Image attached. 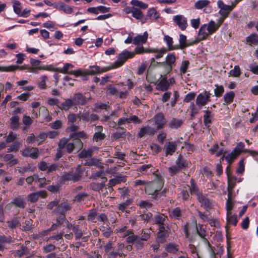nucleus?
<instances>
[{"instance_id":"obj_1","label":"nucleus","mask_w":258,"mask_h":258,"mask_svg":"<svg viewBox=\"0 0 258 258\" xmlns=\"http://www.w3.org/2000/svg\"><path fill=\"white\" fill-rule=\"evenodd\" d=\"M154 180L147 182L145 190L146 193L150 197L155 200L160 199V191L163 188L165 180L164 177L160 174H155Z\"/></svg>"},{"instance_id":"obj_2","label":"nucleus","mask_w":258,"mask_h":258,"mask_svg":"<svg viewBox=\"0 0 258 258\" xmlns=\"http://www.w3.org/2000/svg\"><path fill=\"white\" fill-rule=\"evenodd\" d=\"M77 143L74 139L70 138H63L61 139L58 144L57 148V153L55 155V160H58L66 153L70 154L74 150L78 152L82 149H79L77 147Z\"/></svg>"},{"instance_id":"obj_3","label":"nucleus","mask_w":258,"mask_h":258,"mask_svg":"<svg viewBox=\"0 0 258 258\" xmlns=\"http://www.w3.org/2000/svg\"><path fill=\"white\" fill-rule=\"evenodd\" d=\"M81 176L82 173L77 168L75 171L72 170L69 172H63L59 178V182L61 184L69 183V182H76L80 180Z\"/></svg>"},{"instance_id":"obj_4","label":"nucleus","mask_w":258,"mask_h":258,"mask_svg":"<svg viewBox=\"0 0 258 258\" xmlns=\"http://www.w3.org/2000/svg\"><path fill=\"white\" fill-rule=\"evenodd\" d=\"M135 56V53L128 51L126 49L123 50L118 54L116 60H115L111 67V69H116L121 67L129 58H132Z\"/></svg>"},{"instance_id":"obj_5","label":"nucleus","mask_w":258,"mask_h":258,"mask_svg":"<svg viewBox=\"0 0 258 258\" xmlns=\"http://www.w3.org/2000/svg\"><path fill=\"white\" fill-rule=\"evenodd\" d=\"M176 60L175 52L168 53L165 58V61L157 63L162 67H165L167 74H169L172 70L173 66L175 65Z\"/></svg>"},{"instance_id":"obj_6","label":"nucleus","mask_w":258,"mask_h":258,"mask_svg":"<svg viewBox=\"0 0 258 258\" xmlns=\"http://www.w3.org/2000/svg\"><path fill=\"white\" fill-rule=\"evenodd\" d=\"M158 231L157 232V241L161 243L166 242V238L169 236L168 224L158 226Z\"/></svg>"},{"instance_id":"obj_7","label":"nucleus","mask_w":258,"mask_h":258,"mask_svg":"<svg viewBox=\"0 0 258 258\" xmlns=\"http://www.w3.org/2000/svg\"><path fill=\"white\" fill-rule=\"evenodd\" d=\"M211 95L210 92L206 90H205L203 93L199 94L196 101L197 105L199 108H201L205 106L209 102H210Z\"/></svg>"},{"instance_id":"obj_8","label":"nucleus","mask_w":258,"mask_h":258,"mask_svg":"<svg viewBox=\"0 0 258 258\" xmlns=\"http://www.w3.org/2000/svg\"><path fill=\"white\" fill-rule=\"evenodd\" d=\"M88 108V107L85 108L81 114H78V118L85 122H93L98 120L99 119L98 115L94 113L90 114L89 111L86 109Z\"/></svg>"},{"instance_id":"obj_9","label":"nucleus","mask_w":258,"mask_h":258,"mask_svg":"<svg viewBox=\"0 0 258 258\" xmlns=\"http://www.w3.org/2000/svg\"><path fill=\"white\" fill-rule=\"evenodd\" d=\"M70 136V138L76 141L77 147L79 149H82L83 147V144L81 139H86L88 138L87 135L84 131L71 134Z\"/></svg>"},{"instance_id":"obj_10","label":"nucleus","mask_w":258,"mask_h":258,"mask_svg":"<svg viewBox=\"0 0 258 258\" xmlns=\"http://www.w3.org/2000/svg\"><path fill=\"white\" fill-rule=\"evenodd\" d=\"M173 21L182 31L187 27V19L183 15H177L173 16Z\"/></svg>"},{"instance_id":"obj_11","label":"nucleus","mask_w":258,"mask_h":258,"mask_svg":"<svg viewBox=\"0 0 258 258\" xmlns=\"http://www.w3.org/2000/svg\"><path fill=\"white\" fill-rule=\"evenodd\" d=\"M197 200L201 204V207H203L206 210H208L212 208V203L207 196L202 192L197 196Z\"/></svg>"},{"instance_id":"obj_12","label":"nucleus","mask_w":258,"mask_h":258,"mask_svg":"<svg viewBox=\"0 0 258 258\" xmlns=\"http://www.w3.org/2000/svg\"><path fill=\"white\" fill-rule=\"evenodd\" d=\"M70 67L73 68L74 66L71 63H66L62 69L56 68L55 71L63 74L74 75L76 77H79V75H81L80 71H69Z\"/></svg>"},{"instance_id":"obj_13","label":"nucleus","mask_w":258,"mask_h":258,"mask_svg":"<svg viewBox=\"0 0 258 258\" xmlns=\"http://www.w3.org/2000/svg\"><path fill=\"white\" fill-rule=\"evenodd\" d=\"M89 98H87L82 93L78 92L74 94L72 100L75 106L85 105L88 101Z\"/></svg>"},{"instance_id":"obj_14","label":"nucleus","mask_w":258,"mask_h":258,"mask_svg":"<svg viewBox=\"0 0 258 258\" xmlns=\"http://www.w3.org/2000/svg\"><path fill=\"white\" fill-rule=\"evenodd\" d=\"M137 171L141 172L143 175H149L152 173L154 175H155V174H158L157 172L158 170H155V168L151 164H143L138 168Z\"/></svg>"},{"instance_id":"obj_15","label":"nucleus","mask_w":258,"mask_h":258,"mask_svg":"<svg viewBox=\"0 0 258 258\" xmlns=\"http://www.w3.org/2000/svg\"><path fill=\"white\" fill-rule=\"evenodd\" d=\"M217 6L218 8L220 9L218 13L220 16L228 17L230 13L232 11L229 5L225 4L222 0H218L217 1Z\"/></svg>"},{"instance_id":"obj_16","label":"nucleus","mask_w":258,"mask_h":258,"mask_svg":"<svg viewBox=\"0 0 258 258\" xmlns=\"http://www.w3.org/2000/svg\"><path fill=\"white\" fill-rule=\"evenodd\" d=\"M155 123L156 124V130L163 129L166 123V119L163 113L159 112L154 117Z\"/></svg>"},{"instance_id":"obj_17","label":"nucleus","mask_w":258,"mask_h":258,"mask_svg":"<svg viewBox=\"0 0 258 258\" xmlns=\"http://www.w3.org/2000/svg\"><path fill=\"white\" fill-rule=\"evenodd\" d=\"M209 107H208V109L204 110L205 114L203 116L204 124L207 129L210 130L211 129V124L212 122V119L214 117V114L212 111L209 110Z\"/></svg>"},{"instance_id":"obj_18","label":"nucleus","mask_w":258,"mask_h":258,"mask_svg":"<svg viewBox=\"0 0 258 258\" xmlns=\"http://www.w3.org/2000/svg\"><path fill=\"white\" fill-rule=\"evenodd\" d=\"M71 205L68 202H62L58 204L57 207L54 209V212L56 214H64L66 215L67 212L71 209Z\"/></svg>"},{"instance_id":"obj_19","label":"nucleus","mask_w":258,"mask_h":258,"mask_svg":"<svg viewBox=\"0 0 258 258\" xmlns=\"http://www.w3.org/2000/svg\"><path fill=\"white\" fill-rule=\"evenodd\" d=\"M111 69V68L110 67L100 68L99 66L93 65L90 66L89 69L87 71L88 74L93 76L100 74L103 72H106L110 70Z\"/></svg>"},{"instance_id":"obj_20","label":"nucleus","mask_w":258,"mask_h":258,"mask_svg":"<svg viewBox=\"0 0 258 258\" xmlns=\"http://www.w3.org/2000/svg\"><path fill=\"white\" fill-rule=\"evenodd\" d=\"M175 164L178 168L182 170L187 167H189L191 163L186 160L181 154H180L175 161Z\"/></svg>"},{"instance_id":"obj_21","label":"nucleus","mask_w":258,"mask_h":258,"mask_svg":"<svg viewBox=\"0 0 258 258\" xmlns=\"http://www.w3.org/2000/svg\"><path fill=\"white\" fill-rule=\"evenodd\" d=\"M156 128L147 125L142 127L138 134V137L140 138H143L146 135H153L156 133Z\"/></svg>"},{"instance_id":"obj_22","label":"nucleus","mask_w":258,"mask_h":258,"mask_svg":"<svg viewBox=\"0 0 258 258\" xmlns=\"http://www.w3.org/2000/svg\"><path fill=\"white\" fill-rule=\"evenodd\" d=\"M55 9L62 11L67 14H71L73 12V9L72 7L62 2L57 3V5L55 6Z\"/></svg>"},{"instance_id":"obj_23","label":"nucleus","mask_w":258,"mask_h":258,"mask_svg":"<svg viewBox=\"0 0 258 258\" xmlns=\"http://www.w3.org/2000/svg\"><path fill=\"white\" fill-rule=\"evenodd\" d=\"M229 166H228L226 169V173L228 178V187L229 188L233 189L236 185V182L237 181V177L235 176L232 175L230 172L229 170Z\"/></svg>"},{"instance_id":"obj_24","label":"nucleus","mask_w":258,"mask_h":258,"mask_svg":"<svg viewBox=\"0 0 258 258\" xmlns=\"http://www.w3.org/2000/svg\"><path fill=\"white\" fill-rule=\"evenodd\" d=\"M169 83L166 77H163L157 84L156 89L160 91H166L169 89Z\"/></svg>"},{"instance_id":"obj_25","label":"nucleus","mask_w":258,"mask_h":258,"mask_svg":"<svg viewBox=\"0 0 258 258\" xmlns=\"http://www.w3.org/2000/svg\"><path fill=\"white\" fill-rule=\"evenodd\" d=\"M167 219V216L163 214H158L154 215L153 220L154 224L159 226L167 224L166 222Z\"/></svg>"},{"instance_id":"obj_26","label":"nucleus","mask_w":258,"mask_h":258,"mask_svg":"<svg viewBox=\"0 0 258 258\" xmlns=\"http://www.w3.org/2000/svg\"><path fill=\"white\" fill-rule=\"evenodd\" d=\"M177 144L176 142H169L165 146L166 156L172 155L176 150Z\"/></svg>"},{"instance_id":"obj_27","label":"nucleus","mask_w":258,"mask_h":258,"mask_svg":"<svg viewBox=\"0 0 258 258\" xmlns=\"http://www.w3.org/2000/svg\"><path fill=\"white\" fill-rule=\"evenodd\" d=\"M189 183L190 185H186V186L188 187L191 195H195L197 197L198 195L202 193L199 192V188L194 179L191 178Z\"/></svg>"},{"instance_id":"obj_28","label":"nucleus","mask_w":258,"mask_h":258,"mask_svg":"<svg viewBox=\"0 0 258 258\" xmlns=\"http://www.w3.org/2000/svg\"><path fill=\"white\" fill-rule=\"evenodd\" d=\"M146 17L151 21L155 22L160 18V14L155 8H151L147 11Z\"/></svg>"},{"instance_id":"obj_29","label":"nucleus","mask_w":258,"mask_h":258,"mask_svg":"<svg viewBox=\"0 0 258 258\" xmlns=\"http://www.w3.org/2000/svg\"><path fill=\"white\" fill-rule=\"evenodd\" d=\"M125 248V246L124 243H119L117 244V247L116 250H115L114 252H112L110 253V257L112 258H117V256L122 257V256H124L123 251Z\"/></svg>"},{"instance_id":"obj_30","label":"nucleus","mask_w":258,"mask_h":258,"mask_svg":"<svg viewBox=\"0 0 258 258\" xmlns=\"http://www.w3.org/2000/svg\"><path fill=\"white\" fill-rule=\"evenodd\" d=\"M148 37V33L145 31L143 35H138L133 39V44L135 45H139L140 43H146Z\"/></svg>"},{"instance_id":"obj_31","label":"nucleus","mask_w":258,"mask_h":258,"mask_svg":"<svg viewBox=\"0 0 258 258\" xmlns=\"http://www.w3.org/2000/svg\"><path fill=\"white\" fill-rule=\"evenodd\" d=\"M245 42L250 46L258 45V34L256 33H251L245 38Z\"/></svg>"},{"instance_id":"obj_32","label":"nucleus","mask_w":258,"mask_h":258,"mask_svg":"<svg viewBox=\"0 0 258 258\" xmlns=\"http://www.w3.org/2000/svg\"><path fill=\"white\" fill-rule=\"evenodd\" d=\"M104 252L107 254L108 258L110 257V253L114 252V242L112 240L108 241L103 246Z\"/></svg>"},{"instance_id":"obj_33","label":"nucleus","mask_w":258,"mask_h":258,"mask_svg":"<svg viewBox=\"0 0 258 258\" xmlns=\"http://www.w3.org/2000/svg\"><path fill=\"white\" fill-rule=\"evenodd\" d=\"M14 242V239L10 236L0 235V251L5 249V244H10Z\"/></svg>"},{"instance_id":"obj_34","label":"nucleus","mask_w":258,"mask_h":258,"mask_svg":"<svg viewBox=\"0 0 258 258\" xmlns=\"http://www.w3.org/2000/svg\"><path fill=\"white\" fill-rule=\"evenodd\" d=\"M11 204L21 209H24L26 206V203L24 201V199L21 196H18L17 197L13 199L11 202Z\"/></svg>"},{"instance_id":"obj_35","label":"nucleus","mask_w":258,"mask_h":258,"mask_svg":"<svg viewBox=\"0 0 258 258\" xmlns=\"http://www.w3.org/2000/svg\"><path fill=\"white\" fill-rule=\"evenodd\" d=\"M207 25L204 24L203 25L199 30V33L198 35V38L200 39L201 41L205 40L207 39L209 35V32H207Z\"/></svg>"},{"instance_id":"obj_36","label":"nucleus","mask_w":258,"mask_h":258,"mask_svg":"<svg viewBox=\"0 0 258 258\" xmlns=\"http://www.w3.org/2000/svg\"><path fill=\"white\" fill-rule=\"evenodd\" d=\"M68 228H72L73 232L75 234L76 239L78 240L82 237L83 233L81 229H80L79 225H76L73 226L72 224L69 223L68 225Z\"/></svg>"},{"instance_id":"obj_37","label":"nucleus","mask_w":258,"mask_h":258,"mask_svg":"<svg viewBox=\"0 0 258 258\" xmlns=\"http://www.w3.org/2000/svg\"><path fill=\"white\" fill-rule=\"evenodd\" d=\"M73 106H75L72 99L68 98L64 100V101L60 104L58 106L59 108L62 110H68Z\"/></svg>"},{"instance_id":"obj_38","label":"nucleus","mask_w":258,"mask_h":258,"mask_svg":"<svg viewBox=\"0 0 258 258\" xmlns=\"http://www.w3.org/2000/svg\"><path fill=\"white\" fill-rule=\"evenodd\" d=\"M187 37L183 34H179V44L176 45V50L178 49H184L187 47Z\"/></svg>"},{"instance_id":"obj_39","label":"nucleus","mask_w":258,"mask_h":258,"mask_svg":"<svg viewBox=\"0 0 258 258\" xmlns=\"http://www.w3.org/2000/svg\"><path fill=\"white\" fill-rule=\"evenodd\" d=\"M183 123L181 119L172 118L169 122L168 126L172 129H177L180 127Z\"/></svg>"},{"instance_id":"obj_40","label":"nucleus","mask_w":258,"mask_h":258,"mask_svg":"<svg viewBox=\"0 0 258 258\" xmlns=\"http://www.w3.org/2000/svg\"><path fill=\"white\" fill-rule=\"evenodd\" d=\"M226 222L227 224H232L235 226L237 225L238 220L237 215L235 214H232V212L229 214L226 213Z\"/></svg>"},{"instance_id":"obj_41","label":"nucleus","mask_w":258,"mask_h":258,"mask_svg":"<svg viewBox=\"0 0 258 258\" xmlns=\"http://www.w3.org/2000/svg\"><path fill=\"white\" fill-rule=\"evenodd\" d=\"M197 234L201 237L207 236L206 230L203 227V225L201 224H197V221L194 222Z\"/></svg>"},{"instance_id":"obj_42","label":"nucleus","mask_w":258,"mask_h":258,"mask_svg":"<svg viewBox=\"0 0 258 258\" xmlns=\"http://www.w3.org/2000/svg\"><path fill=\"white\" fill-rule=\"evenodd\" d=\"M164 41L168 47L167 50H176V45H173V38L169 35H165L164 37Z\"/></svg>"},{"instance_id":"obj_43","label":"nucleus","mask_w":258,"mask_h":258,"mask_svg":"<svg viewBox=\"0 0 258 258\" xmlns=\"http://www.w3.org/2000/svg\"><path fill=\"white\" fill-rule=\"evenodd\" d=\"M130 4L141 10H146L148 7V5L139 0H132Z\"/></svg>"},{"instance_id":"obj_44","label":"nucleus","mask_w":258,"mask_h":258,"mask_svg":"<svg viewBox=\"0 0 258 258\" xmlns=\"http://www.w3.org/2000/svg\"><path fill=\"white\" fill-rule=\"evenodd\" d=\"M180 197L183 201H190L192 198L189 195V191L187 189V187L184 186L181 189V192L179 193Z\"/></svg>"},{"instance_id":"obj_45","label":"nucleus","mask_w":258,"mask_h":258,"mask_svg":"<svg viewBox=\"0 0 258 258\" xmlns=\"http://www.w3.org/2000/svg\"><path fill=\"white\" fill-rule=\"evenodd\" d=\"M239 155V152L233 150L232 151L228 154L225 157V160L229 165L232 163L233 161Z\"/></svg>"},{"instance_id":"obj_46","label":"nucleus","mask_w":258,"mask_h":258,"mask_svg":"<svg viewBox=\"0 0 258 258\" xmlns=\"http://www.w3.org/2000/svg\"><path fill=\"white\" fill-rule=\"evenodd\" d=\"M20 117L17 115H13L10 118V128L13 130H17L19 126Z\"/></svg>"},{"instance_id":"obj_47","label":"nucleus","mask_w":258,"mask_h":258,"mask_svg":"<svg viewBox=\"0 0 258 258\" xmlns=\"http://www.w3.org/2000/svg\"><path fill=\"white\" fill-rule=\"evenodd\" d=\"M110 225H106V226L101 225L99 227V230L102 233V235L104 237L106 238H108L110 236L112 231L111 230V227L109 226Z\"/></svg>"},{"instance_id":"obj_48","label":"nucleus","mask_w":258,"mask_h":258,"mask_svg":"<svg viewBox=\"0 0 258 258\" xmlns=\"http://www.w3.org/2000/svg\"><path fill=\"white\" fill-rule=\"evenodd\" d=\"M165 248L167 252L172 254H175L179 250L178 245L171 242L167 244Z\"/></svg>"},{"instance_id":"obj_49","label":"nucleus","mask_w":258,"mask_h":258,"mask_svg":"<svg viewBox=\"0 0 258 258\" xmlns=\"http://www.w3.org/2000/svg\"><path fill=\"white\" fill-rule=\"evenodd\" d=\"M167 51V49L165 48H162L160 49L157 48H151L150 51V53H158L157 54L155 55L156 59H159L163 56V55Z\"/></svg>"},{"instance_id":"obj_50","label":"nucleus","mask_w":258,"mask_h":258,"mask_svg":"<svg viewBox=\"0 0 258 258\" xmlns=\"http://www.w3.org/2000/svg\"><path fill=\"white\" fill-rule=\"evenodd\" d=\"M96 128L97 129L98 132H96L93 135V140L95 142H98L100 141L103 140L105 137V135L103 133L100 132V130H102V126H97L96 127Z\"/></svg>"},{"instance_id":"obj_51","label":"nucleus","mask_w":258,"mask_h":258,"mask_svg":"<svg viewBox=\"0 0 258 258\" xmlns=\"http://www.w3.org/2000/svg\"><path fill=\"white\" fill-rule=\"evenodd\" d=\"M235 94L233 91H229L225 94L223 96V99L226 104L231 103L234 99Z\"/></svg>"},{"instance_id":"obj_52","label":"nucleus","mask_w":258,"mask_h":258,"mask_svg":"<svg viewBox=\"0 0 258 258\" xmlns=\"http://www.w3.org/2000/svg\"><path fill=\"white\" fill-rule=\"evenodd\" d=\"M218 29L219 28L213 20H211L208 25H207V30L210 35L215 33Z\"/></svg>"},{"instance_id":"obj_53","label":"nucleus","mask_w":258,"mask_h":258,"mask_svg":"<svg viewBox=\"0 0 258 258\" xmlns=\"http://www.w3.org/2000/svg\"><path fill=\"white\" fill-rule=\"evenodd\" d=\"M210 3L208 0H199L195 4L194 7L196 9L201 10L207 7Z\"/></svg>"},{"instance_id":"obj_54","label":"nucleus","mask_w":258,"mask_h":258,"mask_svg":"<svg viewBox=\"0 0 258 258\" xmlns=\"http://www.w3.org/2000/svg\"><path fill=\"white\" fill-rule=\"evenodd\" d=\"M117 132L112 135L114 139L117 140L125 136L126 129L123 127H119L117 128Z\"/></svg>"},{"instance_id":"obj_55","label":"nucleus","mask_w":258,"mask_h":258,"mask_svg":"<svg viewBox=\"0 0 258 258\" xmlns=\"http://www.w3.org/2000/svg\"><path fill=\"white\" fill-rule=\"evenodd\" d=\"M182 213L181 209L179 207H176L173 209L170 213H169V216L171 218H174L177 220H179L181 217Z\"/></svg>"},{"instance_id":"obj_56","label":"nucleus","mask_w":258,"mask_h":258,"mask_svg":"<svg viewBox=\"0 0 258 258\" xmlns=\"http://www.w3.org/2000/svg\"><path fill=\"white\" fill-rule=\"evenodd\" d=\"M97 212L96 209H91L89 211L87 216L88 221H91L93 223L96 222V219H97Z\"/></svg>"},{"instance_id":"obj_57","label":"nucleus","mask_w":258,"mask_h":258,"mask_svg":"<svg viewBox=\"0 0 258 258\" xmlns=\"http://www.w3.org/2000/svg\"><path fill=\"white\" fill-rule=\"evenodd\" d=\"M97 220L98 222H103L104 225H110L108 217L105 213H100L97 215Z\"/></svg>"},{"instance_id":"obj_58","label":"nucleus","mask_w":258,"mask_h":258,"mask_svg":"<svg viewBox=\"0 0 258 258\" xmlns=\"http://www.w3.org/2000/svg\"><path fill=\"white\" fill-rule=\"evenodd\" d=\"M229 74L230 76L234 77H239L241 74L240 67L238 65L235 66L233 69L230 71Z\"/></svg>"},{"instance_id":"obj_59","label":"nucleus","mask_w":258,"mask_h":258,"mask_svg":"<svg viewBox=\"0 0 258 258\" xmlns=\"http://www.w3.org/2000/svg\"><path fill=\"white\" fill-rule=\"evenodd\" d=\"M88 194L85 192H79L75 197L74 201L77 203H80L85 200L88 197Z\"/></svg>"},{"instance_id":"obj_60","label":"nucleus","mask_w":258,"mask_h":258,"mask_svg":"<svg viewBox=\"0 0 258 258\" xmlns=\"http://www.w3.org/2000/svg\"><path fill=\"white\" fill-rule=\"evenodd\" d=\"M123 176H117L115 178L110 179L109 180L108 184L110 186H114L115 185L121 183V182L123 181Z\"/></svg>"},{"instance_id":"obj_61","label":"nucleus","mask_w":258,"mask_h":258,"mask_svg":"<svg viewBox=\"0 0 258 258\" xmlns=\"http://www.w3.org/2000/svg\"><path fill=\"white\" fill-rule=\"evenodd\" d=\"M48 80V78L46 76H42L39 79L38 83V87L40 89L44 90L46 89V82Z\"/></svg>"},{"instance_id":"obj_62","label":"nucleus","mask_w":258,"mask_h":258,"mask_svg":"<svg viewBox=\"0 0 258 258\" xmlns=\"http://www.w3.org/2000/svg\"><path fill=\"white\" fill-rule=\"evenodd\" d=\"M132 16L137 20H141L144 17V14L142 11L137 8H135Z\"/></svg>"},{"instance_id":"obj_63","label":"nucleus","mask_w":258,"mask_h":258,"mask_svg":"<svg viewBox=\"0 0 258 258\" xmlns=\"http://www.w3.org/2000/svg\"><path fill=\"white\" fill-rule=\"evenodd\" d=\"M29 250L26 245H22L20 249L16 250V254L18 256L21 257L23 255L28 253Z\"/></svg>"},{"instance_id":"obj_64","label":"nucleus","mask_w":258,"mask_h":258,"mask_svg":"<svg viewBox=\"0 0 258 258\" xmlns=\"http://www.w3.org/2000/svg\"><path fill=\"white\" fill-rule=\"evenodd\" d=\"M104 186L103 183L92 182L90 184V187L93 190L100 191L104 188Z\"/></svg>"}]
</instances>
